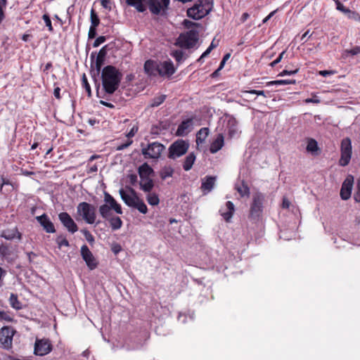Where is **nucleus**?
<instances>
[{"label": "nucleus", "mask_w": 360, "mask_h": 360, "mask_svg": "<svg viewBox=\"0 0 360 360\" xmlns=\"http://www.w3.org/2000/svg\"><path fill=\"white\" fill-rule=\"evenodd\" d=\"M122 73L114 66H105L101 72L102 85L104 91L112 94L119 87L122 80Z\"/></svg>", "instance_id": "obj_1"}, {"label": "nucleus", "mask_w": 360, "mask_h": 360, "mask_svg": "<svg viewBox=\"0 0 360 360\" xmlns=\"http://www.w3.org/2000/svg\"><path fill=\"white\" fill-rule=\"evenodd\" d=\"M129 193L123 188L120 189L119 193L122 200L129 207L137 209L141 213L146 214L148 208L143 200L139 198L134 188L127 186Z\"/></svg>", "instance_id": "obj_2"}, {"label": "nucleus", "mask_w": 360, "mask_h": 360, "mask_svg": "<svg viewBox=\"0 0 360 360\" xmlns=\"http://www.w3.org/2000/svg\"><path fill=\"white\" fill-rule=\"evenodd\" d=\"M213 8V0H197L195 4L187 10V15L193 20H200L207 15Z\"/></svg>", "instance_id": "obj_3"}, {"label": "nucleus", "mask_w": 360, "mask_h": 360, "mask_svg": "<svg viewBox=\"0 0 360 360\" xmlns=\"http://www.w3.org/2000/svg\"><path fill=\"white\" fill-rule=\"evenodd\" d=\"M199 40V34L196 30H189L181 33L176 38L174 45L184 49L194 48Z\"/></svg>", "instance_id": "obj_4"}, {"label": "nucleus", "mask_w": 360, "mask_h": 360, "mask_svg": "<svg viewBox=\"0 0 360 360\" xmlns=\"http://www.w3.org/2000/svg\"><path fill=\"white\" fill-rule=\"evenodd\" d=\"M104 202L105 204L101 205L99 207V213L103 219H108L110 217L112 210L117 214H122L121 205L117 203L115 198L108 193L105 192L104 193Z\"/></svg>", "instance_id": "obj_5"}, {"label": "nucleus", "mask_w": 360, "mask_h": 360, "mask_svg": "<svg viewBox=\"0 0 360 360\" xmlns=\"http://www.w3.org/2000/svg\"><path fill=\"white\" fill-rule=\"evenodd\" d=\"M77 213L89 224H93L96 221V207L86 202H82L78 204Z\"/></svg>", "instance_id": "obj_6"}, {"label": "nucleus", "mask_w": 360, "mask_h": 360, "mask_svg": "<svg viewBox=\"0 0 360 360\" xmlns=\"http://www.w3.org/2000/svg\"><path fill=\"white\" fill-rule=\"evenodd\" d=\"M146 8L153 15L166 16L170 0H146Z\"/></svg>", "instance_id": "obj_7"}, {"label": "nucleus", "mask_w": 360, "mask_h": 360, "mask_svg": "<svg viewBox=\"0 0 360 360\" xmlns=\"http://www.w3.org/2000/svg\"><path fill=\"white\" fill-rule=\"evenodd\" d=\"M141 153L146 159H158L165 149L163 144L157 141L148 143L146 147L141 143Z\"/></svg>", "instance_id": "obj_8"}, {"label": "nucleus", "mask_w": 360, "mask_h": 360, "mask_svg": "<svg viewBox=\"0 0 360 360\" xmlns=\"http://www.w3.org/2000/svg\"><path fill=\"white\" fill-rule=\"evenodd\" d=\"M352 146L351 139L348 137L344 138L340 144V158L339 165L345 167L349 165L352 158Z\"/></svg>", "instance_id": "obj_9"}, {"label": "nucleus", "mask_w": 360, "mask_h": 360, "mask_svg": "<svg viewBox=\"0 0 360 360\" xmlns=\"http://www.w3.org/2000/svg\"><path fill=\"white\" fill-rule=\"evenodd\" d=\"M264 195L261 193H256L252 195V202L250 206V217L256 219L260 217L263 211Z\"/></svg>", "instance_id": "obj_10"}, {"label": "nucleus", "mask_w": 360, "mask_h": 360, "mask_svg": "<svg viewBox=\"0 0 360 360\" xmlns=\"http://www.w3.org/2000/svg\"><path fill=\"white\" fill-rule=\"evenodd\" d=\"M189 145L184 140H177L174 142L169 148L168 158L170 159H176L184 155L188 149Z\"/></svg>", "instance_id": "obj_11"}, {"label": "nucleus", "mask_w": 360, "mask_h": 360, "mask_svg": "<svg viewBox=\"0 0 360 360\" xmlns=\"http://www.w3.org/2000/svg\"><path fill=\"white\" fill-rule=\"evenodd\" d=\"M106 47H107V46H104L103 47H102L100 49V51H98V53L96 56L95 60H94V53H92L91 55V58L93 60V62L91 63L92 70L91 72V74L93 76H96V75H98L101 72V67L104 63L105 58L107 55Z\"/></svg>", "instance_id": "obj_12"}, {"label": "nucleus", "mask_w": 360, "mask_h": 360, "mask_svg": "<svg viewBox=\"0 0 360 360\" xmlns=\"http://www.w3.org/2000/svg\"><path fill=\"white\" fill-rule=\"evenodd\" d=\"M15 331L10 326H4L0 330V343L5 349H10Z\"/></svg>", "instance_id": "obj_13"}, {"label": "nucleus", "mask_w": 360, "mask_h": 360, "mask_svg": "<svg viewBox=\"0 0 360 360\" xmlns=\"http://www.w3.org/2000/svg\"><path fill=\"white\" fill-rule=\"evenodd\" d=\"M52 350V345L49 339H36L34 354L37 356H44Z\"/></svg>", "instance_id": "obj_14"}, {"label": "nucleus", "mask_w": 360, "mask_h": 360, "mask_svg": "<svg viewBox=\"0 0 360 360\" xmlns=\"http://www.w3.org/2000/svg\"><path fill=\"white\" fill-rule=\"evenodd\" d=\"M81 256L90 270L95 269L98 266V262L93 253L86 245L81 247Z\"/></svg>", "instance_id": "obj_15"}, {"label": "nucleus", "mask_w": 360, "mask_h": 360, "mask_svg": "<svg viewBox=\"0 0 360 360\" xmlns=\"http://www.w3.org/2000/svg\"><path fill=\"white\" fill-rule=\"evenodd\" d=\"M58 219L63 226L67 231L71 233H75L78 231V226L71 216L66 212H60L58 214Z\"/></svg>", "instance_id": "obj_16"}, {"label": "nucleus", "mask_w": 360, "mask_h": 360, "mask_svg": "<svg viewBox=\"0 0 360 360\" xmlns=\"http://www.w3.org/2000/svg\"><path fill=\"white\" fill-rule=\"evenodd\" d=\"M354 184V177L352 175H349L345 179L342 183L340 189V197L342 200H347L351 197L352 191Z\"/></svg>", "instance_id": "obj_17"}, {"label": "nucleus", "mask_w": 360, "mask_h": 360, "mask_svg": "<svg viewBox=\"0 0 360 360\" xmlns=\"http://www.w3.org/2000/svg\"><path fill=\"white\" fill-rule=\"evenodd\" d=\"M36 219L46 233H53L56 231L53 222L46 214L36 217Z\"/></svg>", "instance_id": "obj_18"}, {"label": "nucleus", "mask_w": 360, "mask_h": 360, "mask_svg": "<svg viewBox=\"0 0 360 360\" xmlns=\"http://www.w3.org/2000/svg\"><path fill=\"white\" fill-rule=\"evenodd\" d=\"M175 72L174 64L171 60L158 63V75L160 76H171Z\"/></svg>", "instance_id": "obj_19"}, {"label": "nucleus", "mask_w": 360, "mask_h": 360, "mask_svg": "<svg viewBox=\"0 0 360 360\" xmlns=\"http://www.w3.org/2000/svg\"><path fill=\"white\" fill-rule=\"evenodd\" d=\"M193 127V119L189 118L184 120L179 125L176 130V135L179 136H186L191 131Z\"/></svg>", "instance_id": "obj_20"}, {"label": "nucleus", "mask_w": 360, "mask_h": 360, "mask_svg": "<svg viewBox=\"0 0 360 360\" xmlns=\"http://www.w3.org/2000/svg\"><path fill=\"white\" fill-rule=\"evenodd\" d=\"M335 6L337 10L342 12L344 14L347 15L349 19L359 21L360 15L355 11H350L348 8L344 6V4L340 0H335Z\"/></svg>", "instance_id": "obj_21"}, {"label": "nucleus", "mask_w": 360, "mask_h": 360, "mask_svg": "<svg viewBox=\"0 0 360 360\" xmlns=\"http://www.w3.org/2000/svg\"><path fill=\"white\" fill-rule=\"evenodd\" d=\"M143 69L148 75L155 76L158 74V63L152 60H148L144 63Z\"/></svg>", "instance_id": "obj_22"}, {"label": "nucleus", "mask_w": 360, "mask_h": 360, "mask_svg": "<svg viewBox=\"0 0 360 360\" xmlns=\"http://www.w3.org/2000/svg\"><path fill=\"white\" fill-rule=\"evenodd\" d=\"M224 145V138L222 134H219L216 139L211 143L210 151L211 153H216L222 148Z\"/></svg>", "instance_id": "obj_23"}, {"label": "nucleus", "mask_w": 360, "mask_h": 360, "mask_svg": "<svg viewBox=\"0 0 360 360\" xmlns=\"http://www.w3.org/2000/svg\"><path fill=\"white\" fill-rule=\"evenodd\" d=\"M216 178L214 176H207L205 180L202 181L201 189L205 193H207L212 190Z\"/></svg>", "instance_id": "obj_24"}, {"label": "nucleus", "mask_w": 360, "mask_h": 360, "mask_svg": "<svg viewBox=\"0 0 360 360\" xmlns=\"http://www.w3.org/2000/svg\"><path fill=\"white\" fill-rule=\"evenodd\" d=\"M140 188L146 193H150L154 187V183L150 177L140 178Z\"/></svg>", "instance_id": "obj_25"}, {"label": "nucleus", "mask_w": 360, "mask_h": 360, "mask_svg": "<svg viewBox=\"0 0 360 360\" xmlns=\"http://www.w3.org/2000/svg\"><path fill=\"white\" fill-rule=\"evenodd\" d=\"M1 236L6 240H13L14 238L20 239L21 233L18 231L17 228L7 229L2 231Z\"/></svg>", "instance_id": "obj_26"}, {"label": "nucleus", "mask_w": 360, "mask_h": 360, "mask_svg": "<svg viewBox=\"0 0 360 360\" xmlns=\"http://www.w3.org/2000/svg\"><path fill=\"white\" fill-rule=\"evenodd\" d=\"M228 134L230 138L236 136L238 134L237 122L235 119H230L227 124Z\"/></svg>", "instance_id": "obj_27"}, {"label": "nucleus", "mask_w": 360, "mask_h": 360, "mask_svg": "<svg viewBox=\"0 0 360 360\" xmlns=\"http://www.w3.org/2000/svg\"><path fill=\"white\" fill-rule=\"evenodd\" d=\"M140 178L142 177H150L153 173V169L148 163H143L141 165L138 169Z\"/></svg>", "instance_id": "obj_28"}, {"label": "nucleus", "mask_w": 360, "mask_h": 360, "mask_svg": "<svg viewBox=\"0 0 360 360\" xmlns=\"http://www.w3.org/2000/svg\"><path fill=\"white\" fill-rule=\"evenodd\" d=\"M145 0H127L128 5L134 6L139 12L146 11V5L144 4Z\"/></svg>", "instance_id": "obj_29"}, {"label": "nucleus", "mask_w": 360, "mask_h": 360, "mask_svg": "<svg viewBox=\"0 0 360 360\" xmlns=\"http://www.w3.org/2000/svg\"><path fill=\"white\" fill-rule=\"evenodd\" d=\"M210 130L207 127L201 128L196 134V143H202L208 136Z\"/></svg>", "instance_id": "obj_30"}, {"label": "nucleus", "mask_w": 360, "mask_h": 360, "mask_svg": "<svg viewBox=\"0 0 360 360\" xmlns=\"http://www.w3.org/2000/svg\"><path fill=\"white\" fill-rule=\"evenodd\" d=\"M112 231H117L122 226V221L120 217H110L107 219Z\"/></svg>", "instance_id": "obj_31"}, {"label": "nucleus", "mask_w": 360, "mask_h": 360, "mask_svg": "<svg viewBox=\"0 0 360 360\" xmlns=\"http://www.w3.org/2000/svg\"><path fill=\"white\" fill-rule=\"evenodd\" d=\"M195 160V155L193 153H189L184 162L183 168L185 171H188L192 168L193 165Z\"/></svg>", "instance_id": "obj_32"}, {"label": "nucleus", "mask_w": 360, "mask_h": 360, "mask_svg": "<svg viewBox=\"0 0 360 360\" xmlns=\"http://www.w3.org/2000/svg\"><path fill=\"white\" fill-rule=\"evenodd\" d=\"M319 148L317 141L314 139H309L307 141V150L311 154H316Z\"/></svg>", "instance_id": "obj_33"}, {"label": "nucleus", "mask_w": 360, "mask_h": 360, "mask_svg": "<svg viewBox=\"0 0 360 360\" xmlns=\"http://www.w3.org/2000/svg\"><path fill=\"white\" fill-rule=\"evenodd\" d=\"M9 303L12 308L20 310L22 308V303L18 300L17 295L11 293L9 297Z\"/></svg>", "instance_id": "obj_34"}, {"label": "nucleus", "mask_w": 360, "mask_h": 360, "mask_svg": "<svg viewBox=\"0 0 360 360\" xmlns=\"http://www.w3.org/2000/svg\"><path fill=\"white\" fill-rule=\"evenodd\" d=\"M226 206L227 207L228 212L222 213L221 215L223 216L224 219L228 221L232 217L235 209L233 203L231 201H227Z\"/></svg>", "instance_id": "obj_35"}, {"label": "nucleus", "mask_w": 360, "mask_h": 360, "mask_svg": "<svg viewBox=\"0 0 360 360\" xmlns=\"http://www.w3.org/2000/svg\"><path fill=\"white\" fill-rule=\"evenodd\" d=\"M174 174V169L170 166H165L161 169L160 172V176L162 180L168 177L172 176Z\"/></svg>", "instance_id": "obj_36"}, {"label": "nucleus", "mask_w": 360, "mask_h": 360, "mask_svg": "<svg viewBox=\"0 0 360 360\" xmlns=\"http://www.w3.org/2000/svg\"><path fill=\"white\" fill-rule=\"evenodd\" d=\"M360 53V46H354L351 49H346L344 50L342 53V57L344 58H347L349 55L351 56H356L357 54Z\"/></svg>", "instance_id": "obj_37"}, {"label": "nucleus", "mask_w": 360, "mask_h": 360, "mask_svg": "<svg viewBox=\"0 0 360 360\" xmlns=\"http://www.w3.org/2000/svg\"><path fill=\"white\" fill-rule=\"evenodd\" d=\"M295 79H279L271 81L267 83V86L271 85H282V84H295Z\"/></svg>", "instance_id": "obj_38"}, {"label": "nucleus", "mask_w": 360, "mask_h": 360, "mask_svg": "<svg viewBox=\"0 0 360 360\" xmlns=\"http://www.w3.org/2000/svg\"><path fill=\"white\" fill-rule=\"evenodd\" d=\"M236 189L241 197L248 196L250 194V189L248 186L244 184V182H243L242 185L240 186H236Z\"/></svg>", "instance_id": "obj_39"}, {"label": "nucleus", "mask_w": 360, "mask_h": 360, "mask_svg": "<svg viewBox=\"0 0 360 360\" xmlns=\"http://www.w3.org/2000/svg\"><path fill=\"white\" fill-rule=\"evenodd\" d=\"M166 98V96L161 94L158 96H155L153 98L150 102V107L155 108L159 106L160 104H162Z\"/></svg>", "instance_id": "obj_40"}, {"label": "nucleus", "mask_w": 360, "mask_h": 360, "mask_svg": "<svg viewBox=\"0 0 360 360\" xmlns=\"http://www.w3.org/2000/svg\"><path fill=\"white\" fill-rule=\"evenodd\" d=\"M170 55L179 63H181L184 60V52L182 50H179V49L173 50L171 51Z\"/></svg>", "instance_id": "obj_41"}, {"label": "nucleus", "mask_w": 360, "mask_h": 360, "mask_svg": "<svg viewBox=\"0 0 360 360\" xmlns=\"http://www.w3.org/2000/svg\"><path fill=\"white\" fill-rule=\"evenodd\" d=\"M146 199L148 202L151 205H157L160 202L158 195L154 193H149Z\"/></svg>", "instance_id": "obj_42"}, {"label": "nucleus", "mask_w": 360, "mask_h": 360, "mask_svg": "<svg viewBox=\"0 0 360 360\" xmlns=\"http://www.w3.org/2000/svg\"><path fill=\"white\" fill-rule=\"evenodd\" d=\"M56 243L59 248H61L63 246L69 247L70 243L65 237L63 236H58L56 238Z\"/></svg>", "instance_id": "obj_43"}, {"label": "nucleus", "mask_w": 360, "mask_h": 360, "mask_svg": "<svg viewBox=\"0 0 360 360\" xmlns=\"http://www.w3.org/2000/svg\"><path fill=\"white\" fill-rule=\"evenodd\" d=\"M82 83L83 87L85 89L86 91L87 92L88 96L90 97L91 96V87L88 82V80H87V78H86V76L85 75V74H84L82 76Z\"/></svg>", "instance_id": "obj_44"}, {"label": "nucleus", "mask_w": 360, "mask_h": 360, "mask_svg": "<svg viewBox=\"0 0 360 360\" xmlns=\"http://www.w3.org/2000/svg\"><path fill=\"white\" fill-rule=\"evenodd\" d=\"M0 320L6 321L7 322H13L14 321L9 312L4 311H0Z\"/></svg>", "instance_id": "obj_45"}, {"label": "nucleus", "mask_w": 360, "mask_h": 360, "mask_svg": "<svg viewBox=\"0 0 360 360\" xmlns=\"http://www.w3.org/2000/svg\"><path fill=\"white\" fill-rule=\"evenodd\" d=\"M81 232L83 233L85 239L89 243H93L94 242V237L87 229H82Z\"/></svg>", "instance_id": "obj_46"}, {"label": "nucleus", "mask_w": 360, "mask_h": 360, "mask_svg": "<svg viewBox=\"0 0 360 360\" xmlns=\"http://www.w3.org/2000/svg\"><path fill=\"white\" fill-rule=\"evenodd\" d=\"M99 24H91L89 31V39H94L96 37L97 33H96V27H98Z\"/></svg>", "instance_id": "obj_47"}, {"label": "nucleus", "mask_w": 360, "mask_h": 360, "mask_svg": "<svg viewBox=\"0 0 360 360\" xmlns=\"http://www.w3.org/2000/svg\"><path fill=\"white\" fill-rule=\"evenodd\" d=\"M354 199L356 202H360V179L357 180L356 190L354 194Z\"/></svg>", "instance_id": "obj_48"}, {"label": "nucleus", "mask_w": 360, "mask_h": 360, "mask_svg": "<svg viewBox=\"0 0 360 360\" xmlns=\"http://www.w3.org/2000/svg\"><path fill=\"white\" fill-rule=\"evenodd\" d=\"M298 71V68H296L295 70H284L278 74V76L283 77L285 75H292L297 74Z\"/></svg>", "instance_id": "obj_49"}, {"label": "nucleus", "mask_w": 360, "mask_h": 360, "mask_svg": "<svg viewBox=\"0 0 360 360\" xmlns=\"http://www.w3.org/2000/svg\"><path fill=\"white\" fill-rule=\"evenodd\" d=\"M132 143H133L132 140H128L126 143L117 146L116 148V150L118 151L122 150L128 148L129 146H131L132 144Z\"/></svg>", "instance_id": "obj_50"}, {"label": "nucleus", "mask_w": 360, "mask_h": 360, "mask_svg": "<svg viewBox=\"0 0 360 360\" xmlns=\"http://www.w3.org/2000/svg\"><path fill=\"white\" fill-rule=\"evenodd\" d=\"M106 40V38L104 36H100L98 37L94 42V47H98V46H100L101 44H103V42H105Z\"/></svg>", "instance_id": "obj_51"}, {"label": "nucleus", "mask_w": 360, "mask_h": 360, "mask_svg": "<svg viewBox=\"0 0 360 360\" xmlns=\"http://www.w3.org/2000/svg\"><path fill=\"white\" fill-rule=\"evenodd\" d=\"M285 54V51H282L279 54L278 57L276 60H274L273 62L271 63L270 65L271 67H274L275 65H276L278 63L281 62V60H282V58H283V56Z\"/></svg>", "instance_id": "obj_52"}, {"label": "nucleus", "mask_w": 360, "mask_h": 360, "mask_svg": "<svg viewBox=\"0 0 360 360\" xmlns=\"http://www.w3.org/2000/svg\"><path fill=\"white\" fill-rule=\"evenodd\" d=\"M243 93L244 94H256L257 96H263L266 97L265 92L264 91L249 90V91H245Z\"/></svg>", "instance_id": "obj_53"}, {"label": "nucleus", "mask_w": 360, "mask_h": 360, "mask_svg": "<svg viewBox=\"0 0 360 360\" xmlns=\"http://www.w3.org/2000/svg\"><path fill=\"white\" fill-rule=\"evenodd\" d=\"M138 127L137 126H134L131 129L130 131L127 134V137L130 139V138H132L135 136V134H136V132L138 131Z\"/></svg>", "instance_id": "obj_54"}, {"label": "nucleus", "mask_w": 360, "mask_h": 360, "mask_svg": "<svg viewBox=\"0 0 360 360\" xmlns=\"http://www.w3.org/2000/svg\"><path fill=\"white\" fill-rule=\"evenodd\" d=\"M304 102L306 103H320V99L319 98V97L317 96H314L312 98H307L304 100Z\"/></svg>", "instance_id": "obj_55"}, {"label": "nucleus", "mask_w": 360, "mask_h": 360, "mask_svg": "<svg viewBox=\"0 0 360 360\" xmlns=\"http://www.w3.org/2000/svg\"><path fill=\"white\" fill-rule=\"evenodd\" d=\"M8 254V248L4 245H0V256L1 257H4Z\"/></svg>", "instance_id": "obj_56"}, {"label": "nucleus", "mask_w": 360, "mask_h": 360, "mask_svg": "<svg viewBox=\"0 0 360 360\" xmlns=\"http://www.w3.org/2000/svg\"><path fill=\"white\" fill-rule=\"evenodd\" d=\"M101 6L107 9H111L112 2L111 0H101Z\"/></svg>", "instance_id": "obj_57"}, {"label": "nucleus", "mask_w": 360, "mask_h": 360, "mask_svg": "<svg viewBox=\"0 0 360 360\" xmlns=\"http://www.w3.org/2000/svg\"><path fill=\"white\" fill-rule=\"evenodd\" d=\"M128 179L131 185H135L137 181V176L135 174H131L128 175Z\"/></svg>", "instance_id": "obj_58"}, {"label": "nucleus", "mask_w": 360, "mask_h": 360, "mask_svg": "<svg viewBox=\"0 0 360 360\" xmlns=\"http://www.w3.org/2000/svg\"><path fill=\"white\" fill-rule=\"evenodd\" d=\"M229 57L230 53H226V55L224 56L223 59L221 60L220 65L219 66V70H221L224 68L226 61L229 58Z\"/></svg>", "instance_id": "obj_59"}, {"label": "nucleus", "mask_w": 360, "mask_h": 360, "mask_svg": "<svg viewBox=\"0 0 360 360\" xmlns=\"http://www.w3.org/2000/svg\"><path fill=\"white\" fill-rule=\"evenodd\" d=\"M335 73V71H333V70H321L319 72V74L320 75H322L323 77L332 75H334Z\"/></svg>", "instance_id": "obj_60"}, {"label": "nucleus", "mask_w": 360, "mask_h": 360, "mask_svg": "<svg viewBox=\"0 0 360 360\" xmlns=\"http://www.w3.org/2000/svg\"><path fill=\"white\" fill-rule=\"evenodd\" d=\"M91 22H99V19L94 10L91 12Z\"/></svg>", "instance_id": "obj_61"}, {"label": "nucleus", "mask_w": 360, "mask_h": 360, "mask_svg": "<svg viewBox=\"0 0 360 360\" xmlns=\"http://www.w3.org/2000/svg\"><path fill=\"white\" fill-rule=\"evenodd\" d=\"M6 271L0 267V287L4 285L3 278L6 276Z\"/></svg>", "instance_id": "obj_62"}, {"label": "nucleus", "mask_w": 360, "mask_h": 360, "mask_svg": "<svg viewBox=\"0 0 360 360\" xmlns=\"http://www.w3.org/2000/svg\"><path fill=\"white\" fill-rule=\"evenodd\" d=\"M290 205V202L286 198H283V202H282L283 208L288 209V208H289Z\"/></svg>", "instance_id": "obj_63"}, {"label": "nucleus", "mask_w": 360, "mask_h": 360, "mask_svg": "<svg viewBox=\"0 0 360 360\" xmlns=\"http://www.w3.org/2000/svg\"><path fill=\"white\" fill-rule=\"evenodd\" d=\"M121 250V246L118 244H116L112 248V251L115 254L117 255V253H119Z\"/></svg>", "instance_id": "obj_64"}]
</instances>
